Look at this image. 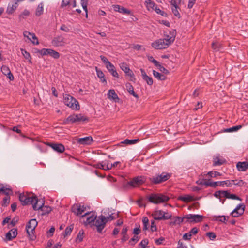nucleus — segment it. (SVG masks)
Instances as JSON below:
<instances>
[{
    "instance_id": "nucleus-21",
    "label": "nucleus",
    "mask_w": 248,
    "mask_h": 248,
    "mask_svg": "<svg viewBox=\"0 0 248 248\" xmlns=\"http://www.w3.org/2000/svg\"><path fill=\"white\" fill-rule=\"evenodd\" d=\"M108 97L109 99L114 101L115 102H118L120 100L115 90L113 89H110L108 91Z\"/></svg>"
},
{
    "instance_id": "nucleus-28",
    "label": "nucleus",
    "mask_w": 248,
    "mask_h": 248,
    "mask_svg": "<svg viewBox=\"0 0 248 248\" xmlns=\"http://www.w3.org/2000/svg\"><path fill=\"white\" fill-rule=\"evenodd\" d=\"M128 92L136 98H139L138 95L134 92V88L130 83H127L125 85Z\"/></svg>"
},
{
    "instance_id": "nucleus-18",
    "label": "nucleus",
    "mask_w": 248,
    "mask_h": 248,
    "mask_svg": "<svg viewBox=\"0 0 248 248\" xmlns=\"http://www.w3.org/2000/svg\"><path fill=\"white\" fill-rule=\"evenodd\" d=\"M120 67L121 69L126 74L131 77H133L134 75L131 70L130 69L129 67L127 66V64L125 62H122L120 64Z\"/></svg>"
},
{
    "instance_id": "nucleus-43",
    "label": "nucleus",
    "mask_w": 248,
    "mask_h": 248,
    "mask_svg": "<svg viewBox=\"0 0 248 248\" xmlns=\"http://www.w3.org/2000/svg\"><path fill=\"white\" fill-rule=\"evenodd\" d=\"M242 127L241 125L233 126L231 128H227L224 130V132H232L234 131H237Z\"/></svg>"
},
{
    "instance_id": "nucleus-19",
    "label": "nucleus",
    "mask_w": 248,
    "mask_h": 248,
    "mask_svg": "<svg viewBox=\"0 0 248 248\" xmlns=\"http://www.w3.org/2000/svg\"><path fill=\"white\" fill-rule=\"evenodd\" d=\"M49 146L56 152L62 153L65 150V147L61 143H50Z\"/></svg>"
},
{
    "instance_id": "nucleus-15",
    "label": "nucleus",
    "mask_w": 248,
    "mask_h": 248,
    "mask_svg": "<svg viewBox=\"0 0 248 248\" xmlns=\"http://www.w3.org/2000/svg\"><path fill=\"white\" fill-rule=\"evenodd\" d=\"M51 43L54 46H62L64 44V38L61 35L57 36L53 38Z\"/></svg>"
},
{
    "instance_id": "nucleus-44",
    "label": "nucleus",
    "mask_w": 248,
    "mask_h": 248,
    "mask_svg": "<svg viewBox=\"0 0 248 248\" xmlns=\"http://www.w3.org/2000/svg\"><path fill=\"white\" fill-rule=\"evenodd\" d=\"M73 229V225H70V226L67 227L65 230L64 233L63 234V236L64 237L70 235Z\"/></svg>"
},
{
    "instance_id": "nucleus-26",
    "label": "nucleus",
    "mask_w": 248,
    "mask_h": 248,
    "mask_svg": "<svg viewBox=\"0 0 248 248\" xmlns=\"http://www.w3.org/2000/svg\"><path fill=\"white\" fill-rule=\"evenodd\" d=\"M128 231L127 227L124 226L122 230L121 234L122 235V238H121V242L122 243H124L126 241H127L129 237L127 234V232Z\"/></svg>"
},
{
    "instance_id": "nucleus-37",
    "label": "nucleus",
    "mask_w": 248,
    "mask_h": 248,
    "mask_svg": "<svg viewBox=\"0 0 248 248\" xmlns=\"http://www.w3.org/2000/svg\"><path fill=\"white\" fill-rule=\"evenodd\" d=\"M226 162L225 160L220 159L218 157H216L214 158L213 161V166H218L223 164Z\"/></svg>"
},
{
    "instance_id": "nucleus-1",
    "label": "nucleus",
    "mask_w": 248,
    "mask_h": 248,
    "mask_svg": "<svg viewBox=\"0 0 248 248\" xmlns=\"http://www.w3.org/2000/svg\"><path fill=\"white\" fill-rule=\"evenodd\" d=\"M113 215V214L112 213L106 217L102 215L98 217L97 219L95 222L94 225L96 227L97 231L99 233L102 232V230L105 228L106 223L108 221L113 220L116 219V217Z\"/></svg>"
},
{
    "instance_id": "nucleus-46",
    "label": "nucleus",
    "mask_w": 248,
    "mask_h": 248,
    "mask_svg": "<svg viewBox=\"0 0 248 248\" xmlns=\"http://www.w3.org/2000/svg\"><path fill=\"white\" fill-rule=\"evenodd\" d=\"M244 212V210L243 209H241L240 210V212H237L235 210H233L232 212H231V215L234 217H238L239 216L242 215L243 214Z\"/></svg>"
},
{
    "instance_id": "nucleus-13",
    "label": "nucleus",
    "mask_w": 248,
    "mask_h": 248,
    "mask_svg": "<svg viewBox=\"0 0 248 248\" xmlns=\"http://www.w3.org/2000/svg\"><path fill=\"white\" fill-rule=\"evenodd\" d=\"M204 217L202 215L195 214H187L184 216L185 219H187L190 223H198L202 221Z\"/></svg>"
},
{
    "instance_id": "nucleus-49",
    "label": "nucleus",
    "mask_w": 248,
    "mask_h": 248,
    "mask_svg": "<svg viewBox=\"0 0 248 248\" xmlns=\"http://www.w3.org/2000/svg\"><path fill=\"white\" fill-rule=\"evenodd\" d=\"M142 222L143 223V230H146L148 229L149 223V220L147 217H144L142 219Z\"/></svg>"
},
{
    "instance_id": "nucleus-64",
    "label": "nucleus",
    "mask_w": 248,
    "mask_h": 248,
    "mask_svg": "<svg viewBox=\"0 0 248 248\" xmlns=\"http://www.w3.org/2000/svg\"><path fill=\"white\" fill-rule=\"evenodd\" d=\"M198 232V229L196 227L192 228L189 232V234H191V236L193 235H196Z\"/></svg>"
},
{
    "instance_id": "nucleus-6",
    "label": "nucleus",
    "mask_w": 248,
    "mask_h": 248,
    "mask_svg": "<svg viewBox=\"0 0 248 248\" xmlns=\"http://www.w3.org/2000/svg\"><path fill=\"white\" fill-rule=\"evenodd\" d=\"M38 222L35 219H31L27 224L26 230L27 233L31 240H34L36 236L34 235L33 232L37 226Z\"/></svg>"
},
{
    "instance_id": "nucleus-34",
    "label": "nucleus",
    "mask_w": 248,
    "mask_h": 248,
    "mask_svg": "<svg viewBox=\"0 0 248 248\" xmlns=\"http://www.w3.org/2000/svg\"><path fill=\"white\" fill-rule=\"evenodd\" d=\"M96 73L98 77L100 79L102 82L107 83V81L105 79V75L103 72L100 69H98L96 68Z\"/></svg>"
},
{
    "instance_id": "nucleus-5",
    "label": "nucleus",
    "mask_w": 248,
    "mask_h": 248,
    "mask_svg": "<svg viewBox=\"0 0 248 248\" xmlns=\"http://www.w3.org/2000/svg\"><path fill=\"white\" fill-rule=\"evenodd\" d=\"M37 199H38L37 197L34 194H31V196H30L22 193L20 194L19 196V200L23 206L31 204L33 205Z\"/></svg>"
},
{
    "instance_id": "nucleus-62",
    "label": "nucleus",
    "mask_w": 248,
    "mask_h": 248,
    "mask_svg": "<svg viewBox=\"0 0 248 248\" xmlns=\"http://www.w3.org/2000/svg\"><path fill=\"white\" fill-rule=\"evenodd\" d=\"M151 230L152 232H155L157 230V227L155 220L151 221Z\"/></svg>"
},
{
    "instance_id": "nucleus-22",
    "label": "nucleus",
    "mask_w": 248,
    "mask_h": 248,
    "mask_svg": "<svg viewBox=\"0 0 248 248\" xmlns=\"http://www.w3.org/2000/svg\"><path fill=\"white\" fill-rule=\"evenodd\" d=\"M140 71L143 79L146 82L148 85H152L153 84L152 78L146 74L144 69H140Z\"/></svg>"
},
{
    "instance_id": "nucleus-55",
    "label": "nucleus",
    "mask_w": 248,
    "mask_h": 248,
    "mask_svg": "<svg viewBox=\"0 0 248 248\" xmlns=\"http://www.w3.org/2000/svg\"><path fill=\"white\" fill-rule=\"evenodd\" d=\"M10 197H4L3 199L2 206L3 207L7 206L10 202Z\"/></svg>"
},
{
    "instance_id": "nucleus-63",
    "label": "nucleus",
    "mask_w": 248,
    "mask_h": 248,
    "mask_svg": "<svg viewBox=\"0 0 248 248\" xmlns=\"http://www.w3.org/2000/svg\"><path fill=\"white\" fill-rule=\"evenodd\" d=\"M55 228L54 226H52L48 231H47V233L48 234V237H51L53 235V233L55 232Z\"/></svg>"
},
{
    "instance_id": "nucleus-27",
    "label": "nucleus",
    "mask_w": 248,
    "mask_h": 248,
    "mask_svg": "<svg viewBox=\"0 0 248 248\" xmlns=\"http://www.w3.org/2000/svg\"><path fill=\"white\" fill-rule=\"evenodd\" d=\"M178 199L185 202L187 203L193 201L194 197L190 195H185L184 196H179Z\"/></svg>"
},
{
    "instance_id": "nucleus-24",
    "label": "nucleus",
    "mask_w": 248,
    "mask_h": 248,
    "mask_svg": "<svg viewBox=\"0 0 248 248\" xmlns=\"http://www.w3.org/2000/svg\"><path fill=\"white\" fill-rule=\"evenodd\" d=\"M236 167L239 171H245L248 169V162L247 161L238 162Z\"/></svg>"
},
{
    "instance_id": "nucleus-39",
    "label": "nucleus",
    "mask_w": 248,
    "mask_h": 248,
    "mask_svg": "<svg viewBox=\"0 0 248 248\" xmlns=\"http://www.w3.org/2000/svg\"><path fill=\"white\" fill-rule=\"evenodd\" d=\"M211 179L207 180L204 178H199V179L196 182V183L199 185H204L205 186L206 183H211Z\"/></svg>"
},
{
    "instance_id": "nucleus-51",
    "label": "nucleus",
    "mask_w": 248,
    "mask_h": 248,
    "mask_svg": "<svg viewBox=\"0 0 248 248\" xmlns=\"http://www.w3.org/2000/svg\"><path fill=\"white\" fill-rule=\"evenodd\" d=\"M30 15V12L25 9L24 11L19 15V18L20 20H21L22 19H24L26 16H29Z\"/></svg>"
},
{
    "instance_id": "nucleus-16",
    "label": "nucleus",
    "mask_w": 248,
    "mask_h": 248,
    "mask_svg": "<svg viewBox=\"0 0 248 248\" xmlns=\"http://www.w3.org/2000/svg\"><path fill=\"white\" fill-rule=\"evenodd\" d=\"M71 211L77 216H79L84 212V209H81V206L78 203H75L71 207Z\"/></svg>"
},
{
    "instance_id": "nucleus-58",
    "label": "nucleus",
    "mask_w": 248,
    "mask_h": 248,
    "mask_svg": "<svg viewBox=\"0 0 248 248\" xmlns=\"http://www.w3.org/2000/svg\"><path fill=\"white\" fill-rule=\"evenodd\" d=\"M155 11L157 14H160L161 15H162L163 16L167 17L168 16L166 12L161 10L159 8H158L157 6L155 7Z\"/></svg>"
},
{
    "instance_id": "nucleus-41",
    "label": "nucleus",
    "mask_w": 248,
    "mask_h": 248,
    "mask_svg": "<svg viewBox=\"0 0 248 248\" xmlns=\"http://www.w3.org/2000/svg\"><path fill=\"white\" fill-rule=\"evenodd\" d=\"M84 232L83 229H81L78 232V234L77 236V237L76 238V241H78L79 242H80L83 241V235H84Z\"/></svg>"
},
{
    "instance_id": "nucleus-11",
    "label": "nucleus",
    "mask_w": 248,
    "mask_h": 248,
    "mask_svg": "<svg viewBox=\"0 0 248 248\" xmlns=\"http://www.w3.org/2000/svg\"><path fill=\"white\" fill-rule=\"evenodd\" d=\"M152 216L156 220H167L172 217V216H165V212L157 209L153 213Z\"/></svg>"
},
{
    "instance_id": "nucleus-35",
    "label": "nucleus",
    "mask_w": 248,
    "mask_h": 248,
    "mask_svg": "<svg viewBox=\"0 0 248 248\" xmlns=\"http://www.w3.org/2000/svg\"><path fill=\"white\" fill-rule=\"evenodd\" d=\"M205 175H208L210 177H216L218 176H221L222 174L218 171H211L208 172L206 174H204L203 175L202 174H201L199 176V177L201 176H204Z\"/></svg>"
},
{
    "instance_id": "nucleus-50",
    "label": "nucleus",
    "mask_w": 248,
    "mask_h": 248,
    "mask_svg": "<svg viewBox=\"0 0 248 248\" xmlns=\"http://www.w3.org/2000/svg\"><path fill=\"white\" fill-rule=\"evenodd\" d=\"M140 239L139 237L135 235L129 241V244L132 246H134Z\"/></svg>"
},
{
    "instance_id": "nucleus-17",
    "label": "nucleus",
    "mask_w": 248,
    "mask_h": 248,
    "mask_svg": "<svg viewBox=\"0 0 248 248\" xmlns=\"http://www.w3.org/2000/svg\"><path fill=\"white\" fill-rule=\"evenodd\" d=\"M78 143L82 145H90L93 141L91 136L86 137L84 138H78L77 140Z\"/></svg>"
},
{
    "instance_id": "nucleus-42",
    "label": "nucleus",
    "mask_w": 248,
    "mask_h": 248,
    "mask_svg": "<svg viewBox=\"0 0 248 248\" xmlns=\"http://www.w3.org/2000/svg\"><path fill=\"white\" fill-rule=\"evenodd\" d=\"M231 182H233L234 185H235L236 186H240V187L244 186L246 184V183L245 182L242 180H239L238 181H237V180H232L231 181Z\"/></svg>"
},
{
    "instance_id": "nucleus-53",
    "label": "nucleus",
    "mask_w": 248,
    "mask_h": 248,
    "mask_svg": "<svg viewBox=\"0 0 248 248\" xmlns=\"http://www.w3.org/2000/svg\"><path fill=\"white\" fill-rule=\"evenodd\" d=\"M1 71L2 73L5 76L11 72L9 68L6 65L2 66L1 68Z\"/></svg>"
},
{
    "instance_id": "nucleus-2",
    "label": "nucleus",
    "mask_w": 248,
    "mask_h": 248,
    "mask_svg": "<svg viewBox=\"0 0 248 248\" xmlns=\"http://www.w3.org/2000/svg\"><path fill=\"white\" fill-rule=\"evenodd\" d=\"M175 39L174 36L170 37L169 38L159 39L153 42L151 46L156 49H165L172 43Z\"/></svg>"
},
{
    "instance_id": "nucleus-52",
    "label": "nucleus",
    "mask_w": 248,
    "mask_h": 248,
    "mask_svg": "<svg viewBox=\"0 0 248 248\" xmlns=\"http://www.w3.org/2000/svg\"><path fill=\"white\" fill-rule=\"evenodd\" d=\"M3 189V191H1L4 195L8 196L10 194H12L13 191L12 190L9 188H5V187H1Z\"/></svg>"
},
{
    "instance_id": "nucleus-25",
    "label": "nucleus",
    "mask_w": 248,
    "mask_h": 248,
    "mask_svg": "<svg viewBox=\"0 0 248 248\" xmlns=\"http://www.w3.org/2000/svg\"><path fill=\"white\" fill-rule=\"evenodd\" d=\"M108 70L111 73V74L114 77L118 78L119 75L116 70L115 66L110 63L106 65Z\"/></svg>"
},
{
    "instance_id": "nucleus-20",
    "label": "nucleus",
    "mask_w": 248,
    "mask_h": 248,
    "mask_svg": "<svg viewBox=\"0 0 248 248\" xmlns=\"http://www.w3.org/2000/svg\"><path fill=\"white\" fill-rule=\"evenodd\" d=\"M17 234V230L16 228H13L10 230L5 235L6 239L7 240H11L13 238L16 237Z\"/></svg>"
},
{
    "instance_id": "nucleus-38",
    "label": "nucleus",
    "mask_w": 248,
    "mask_h": 248,
    "mask_svg": "<svg viewBox=\"0 0 248 248\" xmlns=\"http://www.w3.org/2000/svg\"><path fill=\"white\" fill-rule=\"evenodd\" d=\"M43 5L42 3H40L36 9V12H35V15L36 16H40L42 14H43Z\"/></svg>"
},
{
    "instance_id": "nucleus-30",
    "label": "nucleus",
    "mask_w": 248,
    "mask_h": 248,
    "mask_svg": "<svg viewBox=\"0 0 248 248\" xmlns=\"http://www.w3.org/2000/svg\"><path fill=\"white\" fill-rule=\"evenodd\" d=\"M47 50L48 52H47V55H50L55 59L59 58L60 55L58 52H57L50 48H48Z\"/></svg>"
},
{
    "instance_id": "nucleus-56",
    "label": "nucleus",
    "mask_w": 248,
    "mask_h": 248,
    "mask_svg": "<svg viewBox=\"0 0 248 248\" xmlns=\"http://www.w3.org/2000/svg\"><path fill=\"white\" fill-rule=\"evenodd\" d=\"M119 12L120 13L123 14H127V15H130L131 13V12L130 10L123 7H120Z\"/></svg>"
},
{
    "instance_id": "nucleus-32",
    "label": "nucleus",
    "mask_w": 248,
    "mask_h": 248,
    "mask_svg": "<svg viewBox=\"0 0 248 248\" xmlns=\"http://www.w3.org/2000/svg\"><path fill=\"white\" fill-rule=\"evenodd\" d=\"M21 51L22 52V54L24 56V57L26 59L28 60L30 64H32V61H31V57L30 54V53L27 52L25 49L21 48Z\"/></svg>"
},
{
    "instance_id": "nucleus-29",
    "label": "nucleus",
    "mask_w": 248,
    "mask_h": 248,
    "mask_svg": "<svg viewBox=\"0 0 248 248\" xmlns=\"http://www.w3.org/2000/svg\"><path fill=\"white\" fill-rule=\"evenodd\" d=\"M17 6V2H15L14 4H9L6 10V12L8 14H12L14 11L16 9Z\"/></svg>"
},
{
    "instance_id": "nucleus-36",
    "label": "nucleus",
    "mask_w": 248,
    "mask_h": 248,
    "mask_svg": "<svg viewBox=\"0 0 248 248\" xmlns=\"http://www.w3.org/2000/svg\"><path fill=\"white\" fill-rule=\"evenodd\" d=\"M226 218H229V217L225 216H214L213 217V220L215 221L219 220L221 222L225 223Z\"/></svg>"
},
{
    "instance_id": "nucleus-7",
    "label": "nucleus",
    "mask_w": 248,
    "mask_h": 248,
    "mask_svg": "<svg viewBox=\"0 0 248 248\" xmlns=\"http://www.w3.org/2000/svg\"><path fill=\"white\" fill-rule=\"evenodd\" d=\"M63 102L65 105L73 109L79 110L80 109L78 102L70 95L66 94L64 96Z\"/></svg>"
},
{
    "instance_id": "nucleus-31",
    "label": "nucleus",
    "mask_w": 248,
    "mask_h": 248,
    "mask_svg": "<svg viewBox=\"0 0 248 248\" xmlns=\"http://www.w3.org/2000/svg\"><path fill=\"white\" fill-rule=\"evenodd\" d=\"M153 74L155 78H157L158 80H165L167 79L166 76H165V75H164L163 74H161V73H160L154 70L153 71Z\"/></svg>"
},
{
    "instance_id": "nucleus-60",
    "label": "nucleus",
    "mask_w": 248,
    "mask_h": 248,
    "mask_svg": "<svg viewBox=\"0 0 248 248\" xmlns=\"http://www.w3.org/2000/svg\"><path fill=\"white\" fill-rule=\"evenodd\" d=\"M158 69L160 72H161L162 73L167 75L169 74V71L168 70L166 69L164 67L160 65V66L158 67Z\"/></svg>"
},
{
    "instance_id": "nucleus-47",
    "label": "nucleus",
    "mask_w": 248,
    "mask_h": 248,
    "mask_svg": "<svg viewBox=\"0 0 248 248\" xmlns=\"http://www.w3.org/2000/svg\"><path fill=\"white\" fill-rule=\"evenodd\" d=\"M120 163V162L119 161L115 162L113 164H109L108 163L106 166L105 170H109L111 169L113 167H117V165Z\"/></svg>"
},
{
    "instance_id": "nucleus-14",
    "label": "nucleus",
    "mask_w": 248,
    "mask_h": 248,
    "mask_svg": "<svg viewBox=\"0 0 248 248\" xmlns=\"http://www.w3.org/2000/svg\"><path fill=\"white\" fill-rule=\"evenodd\" d=\"M226 185L228 187L231 186V183L230 180H226L223 181H218V182H211V183H207L205 184L206 186H210L212 187H215L217 186H224V185Z\"/></svg>"
},
{
    "instance_id": "nucleus-23",
    "label": "nucleus",
    "mask_w": 248,
    "mask_h": 248,
    "mask_svg": "<svg viewBox=\"0 0 248 248\" xmlns=\"http://www.w3.org/2000/svg\"><path fill=\"white\" fill-rule=\"evenodd\" d=\"M223 192V196L225 198L231 199L233 200H237L239 201H242V199L239 197L237 196L236 195L234 194H231L228 191H224Z\"/></svg>"
},
{
    "instance_id": "nucleus-33",
    "label": "nucleus",
    "mask_w": 248,
    "mask_h": 248,
    "mask_svg": "<svg viewBox=\"0 0 248 248\" xmlns=\"http://www.w3.org/2000/svg\"><path fill=\"white\" fill-rule=\"evenodd\" d=\"M185 218L179 217H175L173 218V221L170 222V225L180 224L184 221Z\"/></svg>"
},
{
    "instance_id": "nucleus-61",
    "label": "nucleus",
    "mask_w": 248,
    "mask_h": 248,
    "mask_svg": "<svg viewBox=\"0 0 248 248\" xmlns=\"http://www.w3.org/2000/svg\"><path fill=\"white\" fill-rule=\"evenodd\" d=\"M94 167L98 169L105 170L106 165L105 164H103L102 163H98L94 165Z\"/></svg>"
},
{
    "instance_id": "nucleus-8",
    "label": "nucleus",
    "mask_w": 248,
    "mask_h": 248,
    "mask_svg": "<svg viewBox=\"0 0 248 248\" xmlns=\"http://www.w3.org/2000/svg\"><path fill=\"white\" fill-rule=\"evenodd\" d=\"M170 177L171 174L170 173L163 172L160 175L150 178V181L152 184L156 185L166 181L169 179Z\"/></svg>"
},
{
    "instance_id": "nucleus-45",
    "label": "nucleus",
    "mask_w": 248,
    "mask_h": 248,
    "mask_svg": "<svg viewBox=\"0 0 248 248\" xmlns=\"http://www.w3.org/2000/svg\"><path fill=\"white\" fill-rule=\"evenodd\" d=\"M139 140V139L133 140L125 139L122 143L126 144H133L136 143Z\"/></svg>"
},
{
    "instance_id": "nucleus-9",
    "label": "nucleus",
    "mask_w": 248,
    "mask_h": 248,
    "mask_svg": "<svg viewBox=\"0 0 248 248\" xmlns=\"http://www.w3.org/2000/svg\"><path fill=\"white\" fill-rule=\"evenodd\" d=\"M39 199L36 200V202L33 204V209L34 210H41L42 213H41L42 216L45 215L46 214H48L51 212L52 211V208L51 207L49 206H45L44 200H42L41 202V204L39 205V206H37V204L39 202Z\"/></svg>"
},
{
    "instance_id": "nucleus-48",
    "label": "nucleus",
    "mask_w": 248,
    "mask_h": 248,
    "mask_svg": "<svg viewBox=\"0 0 248 248\" xmlns=\"http://www.w3.org/2000/svg\"><path fill=\"white\" fill-rule=\"evenodd\" d=\"M174 8H172V12L174 15L177 17H178L179 18L181 17L178 11V9H179L178 5H175L173 6Z\"/></svg>"
},
{
    "instance_id": "nucleus-57",
    "label": "nucleus",
    "mask_w": 248,
    "mask_h": 248,
    "mask_svg": "<svg viewBox=\"0 0 248 248\" xmlns=\"http://www.w3.org/2000/svg\"><path fill=\"white\" fill-rule=\"evenodd\" d=\"M88 1H81V4L82 5V6L83 7V9L86 12V16L87 17L88 16V9H87V5H88Z\"/></svg>"
},
{
    "instance_id": "nucleus-10",
    "label": "nucleus",
    "mask_w": 248,
    "mask_h": 248,
    "mask_svg": "<svg viewBox=\"0 0 248 248\" xmlns=\"http://www.w3.org/2000/svg\"><path fill=\"white\" fill-rule=\"evenodd\" d=\"M145 181L146 178L144 176H139L133 178L131 180L128 182L127 185L132 187H135L142 185Z\"/></svg>"
},
{
    "instance_id": "nucleus-59",
    "label": "nucleus",
    "mask_w": 248,
    "mask_h": 248,
    "mask_svg": "<svg viewBox=\"0 0 248 248\" xmlns=\"http://www.w3.org/2000/svg\"><path fill=\"white\" fill-rule=\"evenodd\" d=\"M206 235L211 240H213L216 237V235L215 233H214L213 232H207Z\"/></svg>"
},
{
    "instance_id": "nucleus-54",
    "label": "nucleus",
    "mask_w": 248,
    "mask_h": 248,
    "mask_svg": "<svg viewBox=\"0 0 248 248\" xmlns=\"http://www.w3.org/2000/svg\"><path fill=\"white\" fill-rule=\"evenodd\" d=\"M149 243V241L147 239H144L142 240L141 242L140 243L139 245L142 248H149L146 245Z\"/></svg>"
},
{
    "instance_id": "nucleus-40",
    "label": "nucleus",
    "mask_w": 248,
    "mask_h": 248,
    "mask_svg": "<svg viewBox=\"0 0 248 248\" xmlns=\"http://www.w3.org/2000/svg\"><path fill=\"white\" fill-rule=\"evenodd\" d=\"M212 47L216 51L220 50V48L222 47V45L218 42H213L212 43Z\"/></svg>"
},
{
    "instance_id": "nucleus-3",
    "label": "nucleus",
    "mask_w": 248,
    "mask_h": 248,
    "mask_svg": "<svg viewBox=\"0 0 248 248\" xmlns=\"http://www.w3.org/2000/svg\"><path fill=\"white\" fill-rule=\"evenodd\" d=\"M89 119L82 114H73L63 120L62 124H69L79 122H88Z\"/></svg>"
},
{
    "instance_id": "nucleus-12",
    "label": "nucleus",
    "mask_w": 248,
    "mask_h": 248,
    "mask_svg": "<svg viewBox=\"0 0 248 248\" xmlns=\"http://www.w3.org/2000/svg\"><path fill=\"white\" fill-rule=\"evenodd\" d=\"M86 220L85 221V224L88 225L90 224L91 226H94L95 222L97 219L98 217L97 216H94L93 213H91V212H87L85 213L84 215L82 216V217H86Z\"/></svg>"
},
{
    "instance_id": "nucleus-4",
    "label": "nucleus",
    "mask_w": 248,
    "mask_h": 248,
    "mask_svg": "<svg viewBox=\"0 0 248 248\" xmlns=\"http://www.w3.org/2000/svg\"><path fill=\"white\" fill-rule=\"evenodd\" d=\"M147 198L150 202L156 204L167 202L170 199L168 196L162 193H152Z\"/></svg>"
}]
</instances>
